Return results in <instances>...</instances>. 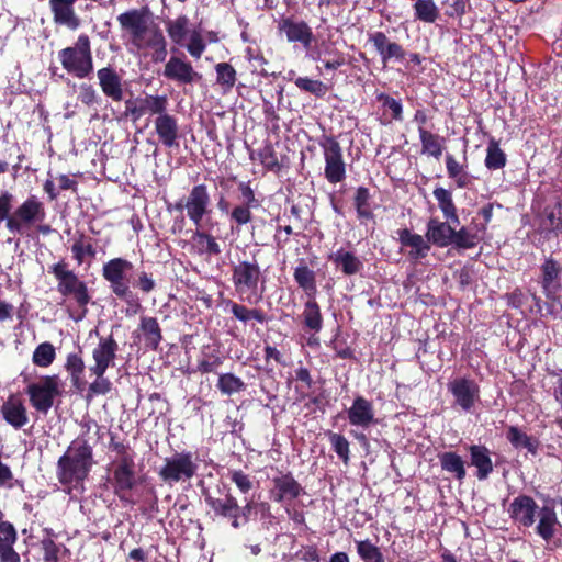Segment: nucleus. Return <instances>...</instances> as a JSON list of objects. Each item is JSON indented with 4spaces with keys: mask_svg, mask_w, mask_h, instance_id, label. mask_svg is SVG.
<instances>
[{
    "mask_svg": "<svg viewBox=\"0 0 562 562\" xmlns=\"http://www.w3.org/2000/svg\"><path fill=\"white\" fill-rule=\"evenodd\" d=\"M93 464L92 447L83 437L76 438L57 462V477L70 492L81 486Z\"/></svg>",
    "mask_w": 562,
    "mask_h": 562,
    "instance_id": "1",
    "label": "nucleus"
},
{
    "mask_svg": "<svg viewBox=\"0 0 562 562\" xmlns=\"http://www.w3.org/2000/svg\"><path fill=\"white\" fill-rule=\"evenodd\" d=\"M232 282L240 301L249 304L261 301L265 279L256 259L243 260L234 265Z\"/></svg>",
    "mask_w": 562,
    "mask_h": 562,
    "instance_id": "2",
    "label": "nucleus"
},
{
    "mask_svg": "<svg viewBox=\"0 0 562 562\" xmlns=\"http://www.w3.org/2000/svg\"><path fill=\"white\" fill-rule=\"evenodd\" d=\"M132 268L133 265L127 259L113 258L103 265L102 277L109 283L111 292L136 312L140 304L130 286L128 272Z\"/></svg>",
    "mask_w": 562,
    "mask_h": 562,
    "instance_id": "3",
    "label": "nucleus"
},
{
    "mask_svg": "<svg viewBox=\"0 0 562 562\" xmlns=\"http://www.w3.org/2000/svg\"><path fill=\"white\" fill-rule=\"evenodd\" d=\"M58 58L68 74L83 79L93 71V59L89 36L81 34L74 46L66 47L58 53Z\"/></svg>",
    "mask_w": 562,
    "mask_h": 562,
    "instance_id": "4",
    "label": "nucleus"
},
{
    "mask_svg": "<svg viewBox=\"0 0 562 562\" xmlns=\"http://www.w3.org/2000/svg\"><path fill=\"white\" fill-rule=\"evenodd\" d=\"M49 272L57 280V291L63 296H72L77 305L82 310L77 321L82 319L87 313V305L90 302V295L87 284L78 276L68 269L65 261H59L49 268Z\"/></svg>",
    "mask_w": 562,
    "mask_h": 562,
    "instance_id": "5",
    "label": "nucleus"
},
{
    "mask_svg": "<svg viewBox=\"0 0 562 562\" xmlns=\"http://www.w3.org/2000/svg\"><path fill=\"white\" fill-rule=\"evenodd\" d=\"M117 22L123 31L130 36V42L137 49H146V45L160 30L151 26L148 22L146 9H133L121 13Z\"/></svg>",
    "mask_w": 562,
    "mask_h": 562,
    "instance_id": "6",
    "label": "nucleus"
},
{
    "mask_svg": "<svg viewBox=\"0 0 562 562\" xmlns=\"http://www.w3.org/2000/svg\"><path fill=\"white\" fill-rule=\"evenodd\" d=\"M172 209L180 213L186 211L188 218L194 226H201L207 220L211 221L212 200L206 184L193 186L188 195L177 201Z\"/></svg>",
    "mask_w": 562,
    "mask_h": 562,
    "instance_id": "7",
    "label": "nucleus"
},
{
    "mask_svg": "<svg viewBox=\"0 0 562 562\" xmlns=\"http://www.w3.org/2000/svg\"><path fill=\"white\" fill-rule=\"evenodd\" d=\"M45 218L44 203L36 195H30L13 211L7 223V229L12 234L24 235Z\"/></svg>",
    "mask_w": 562,
    "mask_h": 562,
    "instance_id": "8",
    "label": "nucleus"
},
{
    "mask_svg": "<svg viewBox=\"0 0 562 562\" xmlns=\"http://www.w3.org/2000/svg\"><path fill=\"white\" fill-rule=\"evenodd\" d=\"M61 382L58 375L41 376L36 382L30 383L26 394L31 405L40 413L46 414L54 405V400L61 392Z\"/></svg>",
    "mask_w": 562,
    "mask_h": 562,
    "instance_id": "9",
    "label": "nucleus"
},
{
    "mask_svg": "<svg viewBox=\"0 0 562 562\" xmlns=\"http://www.w3.org/2000/svg\"><path fill=\"white\" fill-rule=\"evenodd\" d=\"M198 468L196 458L192 452H177L166 458L165 464L159 470V476L168 483L187 481L195 475Z\"/></svg>",
    "mask_w": 562,
    "mask_h": 562,
    "instance_id": "10",
    "label": "nucleus"
},
{
    "mask_svg": "<svg viewBox=\"0 0 562 562\" xmlns=\"http://www.w3.org/2000/svg\"><path fill=\"white\" fill-rule=\"evenodd\" d=\"M114 450L117 453V459L113 463L114 488L115 493L123 499V493L131 491L135 484L134 457L122 443H115Z\"/></svg>",
    "mask_w": 562,
    "mask_h": 562,
    "instance_id": "11",
    "label": "nucleus"
},
{
    "mask_svg": "<svg viewBox=\"0 0 562 562\" xmlns=\"http://www.w3.org/2000/svg\"><path fill=\"white\" fill-rule=\"evenodd\" d=\"M448 391L453 396V405L471 413L480 402V386L469 376H459L448 382Z\"/></svg>",
    "mask_w": 562,
    "mask_h": 562,
    "instance_id": "12",
    "label": "nucleus"
},
{
    "mask_svg": "<svg viewBox=\"0 0 562 562\" xmlns=\"http://www.w3.org/2000/svg\"><path fill=\"white\" fill-rule=\"evenodd\" d=\"M321 147L325 160L324 176L326 180L331 184L344 181L346 179V164L339 143L333 137H327L321 143Z\"/></svg>",
    "mask_w": 562,
    "mask_h": 562,
    "instance_id": "13",
    "label": "nucleus"
},
{
    "mask_svg": "<svg viewBox=\"0 0 562 562\" xmlns=\"http://www.w3.org/2000/svg\"><path fill=\"white\" fill-rule=\"evenodd\" d=\"M368 41L373 45L384 68L391 61H403L407 55L405 48L401 44L391 41L382 31L369 33Z\"/></svg>",
    "mask_w": 562,
    "mask_h": 562,
    "instance_id": "14",
    "label": "nucleus"
},
{
    "mask_svg": "<svg viewBox=\"0 0 562 562\" xmlns=\"http://www.w3.org/2000/svg\"><path fill=\"white\" fill-rule=\"evenodd\" d=\"M162 76L178 85H192L202 79V75L194 70L184 57L171 56L165 64Z\"/></svg>",
    "mask_w": 562,
    "mask_h": 562,
    "instance_id": "15",
    "label": "nucleus"
},
{
    "mask_svg": "<svg viewBox=\"0 0 562 562\" xmlns=\"http://www.w3.org/2000/svg\"><path fill=\"white\" fill-rule=\"evenodd\" d=\"M346 413L349 424L362 430L376 424L373 403L361 395L355 397Z\"/></svg>",
    "mask_w": 562,
    "mask_h": 562,
    "instance_id": "16",
    "label": "nucleus"
},
{
    "mask_svg": "<svg viewBox=\"0 0 562 562\" xmlns=\"http://www.w3.org/2000/svg\"><path fill=\"white\" fill-rule=\"evenodd\" d=\"M212 221H206L204 225L195 226V231L192 234V248L199 256L213 257L218 256L222 252L221 246L216 240V237L211 234L214 228Z\"/></svg>",
    "mask_w": 562,
    "mask_h": 562,
    "instance_id": "17",
    "label": "nucleus"
},
{
    "mask_svg": "<svg viewBox=\"0 0 562 562\" xmlns=\"http://www.w3.org/2000/svg\"><path fill=\"white\" fill-rule=\"evenodd\" d=\"M401 250L405 251L409 259L414 261L426 258L431 249L428 238L413 233L408 228L397 231Z\"/></svg>",
    "mask_w": 562,
    "mask_h": 562,
    "instance_id": "18",
    "label": "nucleus"
},
{
    "mask_svg": "<svg viewBox=\"0 0 562 562\" xmlns=\"http://www.w3.org/2000/svg\"><path fill=\"white\" fill-rule=\"evenodd\" d=\"M119 345L112 335L99 339L92 350L93 364L89 366V372H106L114 364Z\"/></svg>",
    "mask_w": 562,
    "mask_h": 562,
    "instance_id": "19",
    "label": "nucleus"
},
{
    "mask_svg": "<svg viewBox=\"0 0 562 562\" xmlns=\"http://www.w3.org/2000/svg\"><path fill=\"white\" fill-rule=\"evenodd\" d=\"M99 87L102 93L114 102H120L124 97V81L122 76L112 66L100 68L97 71Z\"/></svg>",
    "mask_w": 562,
    "mask_h": 562,
    "instance_id": "20",
    "label": "nucleus"
},
{
    "mask_svg": "<svg viewBox=\"0 0 562 562\" xmlns=\"http://www.w3.org/2000/svg\"><path fill=\"white\" fill-rule=\"evenodd\" d=\"M537 509L538 506L533 498L527 495H519L512 502L508 512L514 520L524 527H530L536 521Z\"/></svg>",
    "mask_w": 562,
    "mask_h": 562,
    "instance_id": "21",
    "label": "nucleus"
},
{
    "mask_svg": "<svg viewBox=\"0 0 562 562\" xmlns=\"http://www.w3.org/2000/svg\"><path fill=\"white\" fill-rule=\"evenodd\" d=\"M272 484L271 495L278 503L292 501L303 493V487L291 474L276 476Z\"/></svg>",
    "mask_w": 562,
    "mask_h": 562,
    "instance_id": "22",
    "label": "nucleus"
},
{
    "mask_svg": "<svg viewBox=\"0 0 562 562\" xmlns=\"http://www.w3.org/2000/svg\"><path fill=\"white\" fill-rule=\"evenodd\" d=\"M279 31L285 35L289 42H299L304 47H308L313 41L312 29L304 21L285 18L280 21Z\"/></svg>",
    "mask_w": 562,
    "mask_h": 562,
    "instance_id": "23",
    "label": "nucleus"
},
{
    "mask_svg": "<svg viewBox=\"0 0 562 562\" xmlns=\"http://www.w3.org/2000/svg\"><path fill=\"white\" fill-rule=\"evenodd\" d=\"M154 125L158 138L165 147L178 146L179 126L173 115L165 113L161 116H156Z\"/></svg>",
    "mask_w": 562,
    "mask_h": 562,
    "instance_id": "24",
    "label": "nucleus"
},
{
    "mask_svg": "<svg viewBox=\"0 0 562 562\" xmlns=\"http://www.w3.org/2000/svg\"><path fill=\"white\" fill-rule=\"evenodd\" d=\"M3 419L14 427L20 429L29 423L26 407L22 401L15 396H10L0 408Z\"/></svg>",
    "mask_w": 562,
    "mask_h": 562,
    "instance_id": "25",
    "label": "nucleus"
},
{
    "mask_svg": "<svg viewBox=\"0 0 562 562\" xmlns=\"http://www.w3.org/2000/svg\"><path fill=\"white\" fill-rule=\"evenodd\" d=\"M454 229L448 222L430 218L427 223L426 237L430 244L438 247H447L453 241Z\"/></svg>",
    "mask_w": 562,
    "mask_h": 562,
    "instance_id": "26",
    "label": "nucleus"
},
{
    "mask_svg": "<svg viewBox=\"0 0 562 562\" xmlns=\"http://www.w3.org/2000/svg\"><path fill=\"white\" fill-rule=\"evenodd\" d=\"M471 464L476 468V477L482 481L493 472L491 452L485 446L472 445L469 448Z\"/></svg>",
    "mask_w": 562,
    "mask_h": 562,
    "instance_id": "27",
    "label": "nucleus"
},
{
    "mask_svg": "<svg viewBox=\"0 0 562 562\" xmlns=\"http://www.w3.org/2000/svg\"><path fill=\"white\" fill-rule=\"evenodd\" d=\"M418 134L422 143V154L439 159L445 149V138L422 126L418 127Z\"/></svg>",
    "mask_w": 562,
    "mask_h": 562,
    "instance_id": "28",
    "label": "nucleus"
},
{
    "mask_svg": "<svg viewBox=\"0 0 562 562\" xmlns=\"http://www.w3.org/2000/svg\"><path fill=\"white\" fill-rule=\"evenodd\" d=\"M205 503L216 516L228 518L239 512L237 499L227 493L224 497L206 495Z\"/></svg>",
    "mask_w": 562,
    "mask_h": 562,
    "instance_id": "29",
    "label": "nucleus"
},
{
    "mask_svg": "<svg viewBox=\"0 0 562 562\" xmlns=\"http://www.w3.org/2000/svg\"><path fill=\"white\" fill-rule=\"evenodd\" d=\"M540 229L546 233H553L555 236L562 232V204L560 202L544 209Z\"/></svg>",
    "mask_w": 562,
    "mask_h": 562,
    "instance_id": "30",
    "label": "nucleus"
},
{
    "mask_svg": "<svg viewBox=\"0 0 562 562\" xmlns=\"http://www.w3.org/2000/svg\"><path fill=\"white\" fill-rule=\"evenodd\" d=\"M329 260L347 276L356 274L362 268L361 260L355 254L342 248L330 254Z\"/></svg>",
    "mask_w": 562,
    "mask_h": 562,
    "instance_id": "31",
    "label": "nucleus"
},
{
    "mask_svg": "<svg viewBox=\"0 0 562 562\" xmlns=\"http://www.w3.org/2000/svg\"><path fill=\"white\" fill-rule=\"evenodd\" d=\"M139 329L143 333L146 347L156 350L162 339L161 329L157 318L143 316L140 318Z\"/></svg>",
    "mask_w": 562,
    "mask_h": 562,
    "instance_id": "32",
    "label": "nucleus"
},
{
    "mask_svg": "<svg viewBox=\"0 0 562 562\" xmlns=\"http://www.w3.org/2000/svg\"><path fill=\"white\" fill-rule=\"evenodd\" d=\"M302 318L307 330L313 334H317L322 330L323 315L319 305L314 299H310L305 302Z\"/></svg>",
    "mask_w": 562,
    "mask_h": 562,
    "instance_id": "33",
    "label": "nucleus"
},
{
    "mask_svg": "<svg viewBox=\"0 0 562 562\" xmlns=\"http://www.w3.org/2000/svg\"><path fill=\"white\" fill-rule=\"evenodd\" d=\"M537 517L539 518L537 533L546 541L551 540L555 533V526L558 524L555 512L550 507H542L537 513Z\"/></svg>",
    "mask_w": 562,
    "mask_h": 562,
    "instance_id": "34",
    "label": "nucleus"
},
{
    "mask_svg": "<svg viewBox=\"0 0 562 562\" xmlns=\"http://www.w3.org/2000/svg\"><path fill=\"white\" fill-rule=\"evenodd\" d=\"M441 469L454 475L458 481H463L467 471L463 459L456 452L447 451L438 456Z\"/></svg>",
    "mask_w": 562,
    "mask_h": 562,
    "instance_id": "35",
    "label": "nucleus"
},
{
    "mask_svg": "<svg viewBox=\"0 0 562 562\" xmlns=\"http://www.w3.org/2000/svg\"><path fill=\"white\" fill-rule=\"evenodd\" d=\"M65 368L70 375L72 386L78 391H82L86 386V381L82 378L85 370L82 357L78 353H69L66 359Z\"/></svg>",
    "mask_w": 562,
    "mask_h": 562,
    "instance_id": "36",
    "label": "nucleus"
},
{
    "mask_svg": "<svg viewBox=\"0 0 562 562\" xmlns=\"http://www.w3.org/2000/svg\"><path fill=\"white\" fill-rule=\"evenodd\" d=\"M434 196L437 200L446 220L451 223H459V217L457 215V210L452 200L451 192L445 188L439 187L434 190Z\"/></svg>",
    "mask_w": 562,
    "mask_h": 562,
    "instance_id": "37",
    "label": "nucleus"
},
{
    "mask_svg": "<svg viewBox=\"0 0 562 562\" xmlns=\"http://www.w3.org/2000/svg\"><path fill=\"white\" fill-rule=\"evenodd\" d=\"M226 304L227 306H229V311L233 314V316L243 323H247L250 319H255L258 323L263 324L267 321L266 314L261 310L248 308L245 305L233 301H227Z\"/></svg>",
    "mask_w": 562,
    "mask_h": 562,
    "instance_id": "38",
    "label": "nucleus"
},
{
    "mask_svg": "<svg viewBox=\"0 0 562 562\" xmlns=\"http://www.w3.org/2000/svg\"><path fill=\"white\" fill-rule=\"evenodd\" d=\"M72 257L80 266L85 262L86 258L93 259L97 250L93 247L91 239L85 235H80L71 245Z\"/></svg>",
    "mask_w": 562,
    "mask_h": 562,
    "instance_id": "39",
    "label": "nucleus"
},
{
    "mask_svg": "<svg viewBox=\"0 0 562 562\" xmlns=\"http://www.w3.org/2000/svg\"><path fill=\"white\" fill-rule=\"evenodd\" d=\"M294 280L302 288L308 296L316 292V277L315 272L306 265H300L294 270Z\"/></svg>",
    "mask_w": 562,
    "mask_h": 562,
    "instance_id": "40",
    "label": "nucleus"
},
{
    "mask_svg": "<svg viewBox=\"0 0 562 562\" xmlns=\"http://www.w3.org/2000/svg\"><path fill=\"white\" fill-rule=\"evenodd\" d=\"M414 12L415 18L425 23H435L440 14L434 0H416Z\"/></svg>",
    "mask_w": 562,
    "mask_h": 562,
    "instance_id": "41",
    "label": "nucleus"
},
{
    "mask_svg": "<svg viewBox=\"0 0 562 562\" xmlns=\"http://www.w3.org/2000/svg\"><path fill=\"white\" fill-rule=\"evenodd\" d=\"M506 162V154L501 149L498 142L491 139L486 148L485 167L497 170L504 168Z\"/></svg>",
    "mask_w": 562,
    "mask_h": 562,
    "instance_id": "42",
    "label": "nucleus"
},
{
    "mask_svg": "<svg viewBox=\"0 0 562 562\" xmlns=\"http://www.w3.org/2000/svg\"><path fill=\"white\" fill-rule=\"evenodd\" d=\"M139 100L145 114L161 116L167 113L168 98L166 95L147 94Z\"/></svg>",
    "mask_w": 562,
    "mask_h": 562,
    "instance_id": "43",
    "label": "nucleus"
},
{
    "mask_svg": "<svg viewBox=\"0 0 562 562\" xmlns=\"http://www.w3.org/2000/svg\"><path fill=\"white\" fill-rule=\"evenodd\" d=\"M189 19L186 15H180L175 20H168L166 22V30L176 44H181L188 34Z\"/></svg>",
    "mask_w": 562,
    "mask_h": 562,
    "instance_id": "44",
    "label": "nucleus"
},
{
    "mask_svg": "<svg viewBox=\"0 0 562 562\" xmlns=\"http://www.w3.org/2000/svg\"><path fill=\"white\" fill-rule=\"evenodd\" d=\"M446 167L449 178L453 179L459 188L469 186L470 176L464 171V167L450 154L446 156Z\"/></svg>",
    "mask_w": 562,
    "mask_h": 562,
    "instance_id": "45",
    "label": "nucleus"
},
{
    "mask_svg": "<svg viewBox=\"0 0 562 562\" xmlns=\"http://www.w3.org/2000/svg\"><path fill=\"white\" fill-rule=\"evenodd\" d=\"M56 358V349L53 344L45 341L40 344L33 351L32 361L41 368L49 367Z\"/></svg>",
    "mask_w": 562,
    "mask_h": 562,
    "instance_id": "46",
    "label": "nucleus"
},
{
    "mask_svg": "<svg viewBox=\"0 0 562 562\" xmlns=\"http://www.w3.org/2000/svg\"><path fill=\"white\" fill-rule=\"evenodd\" d=\"M216 386L222 394L232 395L240 391H244L246 384L240 378L236 376L233 373H223L220 374Z\"/></svg>",
    "mask_w": 562,
    "mask_h": 562,
    "instance_id": "47",
    "label": "nucleus"
},
{
    "mask_svg": "<svg viewBox=\"0 0 562 562\" xmlns=\"http://www.w3.org/2000/svg\"><path fill=\"white\" fill-rule=\"evenodd\" d=\"M326 436L330 442L333 450L338 458L347 465L350 461V445L347 438L334 431H327Z\"/></svg>",
    "mask_w": 562,
    "mask_h": 562,
    "instance_id": "48",
    "label": "nucleus"
},
{
    "mask_svg": "<svg viewBox=\"0 0 562 562\" xmlns=\"http://www.w3.org/2000/svg\"><path fill=\"white\" fill-rule=\"evenodd\" d=\"M251 206H248L246 204H238L235 205L232 211L229 212V220L232 222L231 231L232 232H239L240 226L248 224L251 218Z\"/></svg>",
    "mask_w": 562,
    "mask_h": 562,
    "instance_id": "49",
    "label": "nucleus"
},
{
    "mask_svg": "<svg viewBox=\"0 0 562 562\" xmlns=\"http://www.w3.org/2000/svg\"><path fill=\"white\" fill-rule=\"evenodd\" d=\"M294 85L302 91L308 92L317 98H323L328 89L324 82L308 77H297Z\"/></svg>",
    "mask_w": 562,
    "mask_h": 562,
    "instance_id": "50",
    "label": "nucleus"
},
{
    "mask_svg": "<svg viewBox=\"0 0 562 562\" xmlns=\"http://www.w3.org/2000/svg\"><path fill=\"white\" fill-rule=\"evenodd\" d=\"M357 553L364 562H384L380 549L370 540L356 541Z\"/></svg>",
    "mask_w": 562,
    "mask_h": 562,
    "instance_id": "51",
    "label": "nucleus"
},
{
    "mask_svg": "<svg viewBox=\"0 0 562 562\" xmlns=\"http://www.w3.org/2000/svg\"><path fill=\"white\" fill-rule=\"evenodd\" d=\"M370 193L369 190L364 187H359L355 196V206L357 210V214L360 218H372L373 214L370 209Z\"/></svg>",
    "mask_w": 562,
    "mask_h": 562,
    "instance_id": "52",
    "label": "nucleus"
},
{
    "mask_svg": "<svg viewBox=\"0 0 562 562\" xmlns=\"http://www.w3.org/2000/svg\"><path fill=\"white\" fill-rule=\"evenodd\" d=\"M216 81L218 85L231 89L236 82V70L228 63H218L215 66Z\"/></svg>",
    "mask_w": 562,
    "mask_h": 562,
    "instance_id": "53",
    "label": "nucleus"
},
{
    "mask_svg": "<svg viewBox=\"0 0 562 562\" xmlns=\"http://www.w3.org/2000/svg\"><path fill=\"white\" fill-rule=\"evenodd\" d=\"M479 243V237L475 233L469 231L465 227L459 231L454 229L453 241L451 245L459 249H471Z\"/></svg>",
    "mask_w": 562,
    "mask_h": 562,
    "instance_id": "54",
    "label": "nucleus"
},
{
    "mask_svg": "<svg viewBox=\"0 0 562 562\" xmlns=\"http://www.w3.org/2000/svg\"><path fill=\"white\" fill-rule=\"evenodd\" d=\"M90 374L94 375L95 380L88 387V397L105 395L111 391L112 383L104 376L105 372H90Z\"/></svg>",
    "mask_w": 562,
    "mask_h": 562,
    "instance_id": "55",
    "label": "nucleus"
},
{
    "mask_svg": "<svg viewBox=\"0 0 562 562\" xmlns=\"http://www.w3.org/2000/svg\"><path fill=\"white\" fill-rule=\"evenodd\" d=\"M150 48L153 49V60L155 63H162L165 61L167 57V42L166 38L160 31L159 33H156L154 38L146 45V49Z\"/></svg>",
    "mask_w": 562,
    "mask_h": 562,
    "instance_id": "56",
    "label": "nucleus"
},
{
    "mask_svg": "<svg viewBox=\"0 0 562 562\" xmlns=\"http://www.w3.org/2000/svg\"><path fill=\"white\" fill-rule=\"evenodd\" d=\"M507 439L515 448H526L533 451L531 439L515 426L508 428Z\"/></svg>",
    "mask_w": 562,
    "mask_h": 562,
    "instance_id": "57",
    "label": "nucleus"
},
{
    "mask_svg": "<svg viewBox=\"0 0 562 562\" xmlns=\"http://www.w3.org/2000/svg\"><path fill=\"white\" fill-rule=\"evenodd\" d=\"M223 363V357L213 353H205L202 359L198 361V371L201 373L216 372L218 367Z\"/></svg>",
    "mask_w": 562,
    "mask_h": 562,
    "instance_id": "58",
    "label": "nucleus"
},
{
    "mask_svg": "<svg viewBox=\"0 0 562 562\" xmlns=\"http://www.w3.org/2000/svg\"><path fill=\"white\" fill-rule=\"evenodd\" d=\"M78 100L87 106H92L94 104L100 103L102 101V98L93 88V86L88 83H81L79 86Z\"/></svg>",
    "mask_w": 562,
    "mask_h": 562,
    "instance_id": "59",
    "label": "nucleus"
},
{
    "mask_svg": "<svg viewBox=\"0 0 562 562\" xmlns=\"http://www.w3.org/2000/svg\"><path fill=\"white\" fill-rule=\"evenodd\" d=\"M205 48H206V44L204 43L201 33L198 31H193L190 34L189 43L187 45L188 53L193 58L198 59L204 53Z\"/></svg>",
    "mask_w": 562,
    "mask_h": 562,
    "instance_id": "60",
    "label": "nucleus"
},
{
    "mask_svg": "<svg viewBox=\"0 0 562 562\" xmlns=\"http://www.w3.org/2000/svg\"><path fill=\"white\" fill-rule=\"evenodd\" d=\"M18 539L14 526L2 520V513L0 512V546L14 544Z\"/></svg>",
    "mask_w": 562,
    "mask_h": 562,
    "instance_id": "61",
    "label": "nucleus"
},
{
    "mask_svg": "<svg viewBox=\"0 0 562 562\" xmlns=\"http://www.w3.org/2000/svg\"><path fill=\"white\" fill-rule=\"evenodd\" d=\"M378 100L382 102L384 108H387L392 111V116L396 121L403 120V105L401 101L395 100L394 98L390 97L389 94L381 93L378 95Z\"/></svg>",
    "mask_w": 562,
    "mask_h": 562,
    "instance_id": "62",
    "label": "nucleus"
},
{
    "mask_svg": "<svg viewBox=\"0 0 562 562\" xmlns=\"http://www.w3.org/2000/svg\"><path fill=\"white\" fill-rule=\"evenodd\" d=\"M134 285L140 292H143L145 294H148V293L153 292L156 289L157 283L155 281V279L153 278L151 273H148L146 271H140L137 274V278L135 280Z\"/></svg>",
    "mask_w": 562,
    "mask_h": 562,
    "instance_id": "63",
    "label": "nucleus"
},
{
    "mask_svg": "<svg viewBox=\"0 0 562 562\" xmlns=\"http://www.w3.org/2000/svg\"><path fill=\"white\" fill-rule=\"evenodd\" d=\"M541 271H542V281L541 282H547V281L553 282L559 279L560 266L555 260L549 258V259H546V261L541 266Z\"/></svg>",
    "mask_w": 562,
    "mask_h": 562,
    "instance_id": "64",
    "label": "nucleus"
}]
</instances>
